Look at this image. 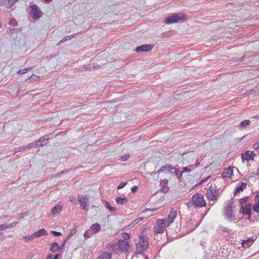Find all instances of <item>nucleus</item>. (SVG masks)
Returning <instances> with one entry per match:
<instances>
[{"mask_svg": "<svg viewBox=\"0 0 259 259\" xmlns=\"http://www.w3.org/2000/svg\"><path fill=\"white\" fill-rule=\"evenodd\" d=\"M233 168L230 167L228 168L225 169V170L223 172L222 175L224 178H231L233 175Z\"/></svg>", "mask_w": 259, "mask_h": 259, "instance_id": "20", "label": "nucleus"}, {"mask_svg": "<svg viewBox=\"0 0 259 259\" xmlns=\"http://www.w3.org/2000/svg\"><path fill=\"white\" fill-rule=\"evenodd\" d=\"M49 140V138L48 136L45 135L40 137L38 140H36V142L37 144H39V146L42 147L47 144Z\"/></svg>", "mask_w": 259, "mask_h": 259, "instance_id": "13", "label": "nucleus"}, {"mask_svg": "<svg viewBox=\"0 0 259 259\" xmlns=\"http://www.w3.org/2000/svg\"><path fill=\"white\" fill-rule=\"evenodd\" d=\"M74 37V36L73 35H71V36H66L65 37L63 38V39H62L58 44V45H60L61 44H62V43H63L64 42L67 41V40H70L71 39V38H73Z\"/></svg>", "mask_w": 259, "mask_h": 259, "instance_id": "30", "label": "nucleus"}, {"mask_svg": "<svg viewBox=\"0 0 259 259\" xmlns=\"http://www.w3.org/2000/svg\"><path fill=\"white\" fill-rule=\"evenodd\" d=\"M153 47L152 45H143L136 48L137 52H147L152 50Z\"/></svg>", "mask_w": 259, "mask_h": 259, "instance_id": "11", "label": "nucleus"}, {"mask_svg": "<svg viewBox=\"0 0 259 259\" xmlns=\"http://www.w3.org/2000/svg\"><path fill=\"white\" fill-rule=\"evenodd\" d=\"M137 186H134L131 188V191L132 193L135 192L137 190Z\"/></svg>", "mask_w": 259, "mask_h": 259, "instance_id": "51", "label": "nucleus"}, {"mask_svg": "<svg viewBox=\"0 0 259 259\" xmlns=\"http://www.w3.org/2000/svg\"><path fill=\"white\" fill-rule=\"evenodd\" d=\"M246 184L245 183H241L239 186H237L234 190V195H236L238 193L243 191L246 187Z\"/></svg>", "mask_w": 259, "mask_h": 259, "instance_id": "19", "label": "nucleus"}, {"mask_svg": "<svg viewBox=\"0 0 259 259\" xmlns=\"http://www.w3.org/2000/svg\"><path fill=\"white\" fill-rule=\"evenodd\" d=\"M255 204L253 206V211L259 213V193H257L254 196Z\"/></svg>", "mask_w": 259, "mask_h": 259, "instance_id": "16", "label": "nucleus"}, {"mask_svg": "<svg viewBox=\"0 0 259 259\" xmlns=\"http://www.w3.org/2000/svg\"><path fill=\"white\" fill-rule=\"evenodd\" d=\"M93 233H91V230H89L85 232V233L83 234L84 237L85 239H87L88 238H90L93 235Z\"/></svg>", "mask_w": 259, "mask_h": 259, "instance_id": "32", "label": "nucleus"}, {"mask_svg": "<svg viewBox=\"0 0 259 259\" xmlns=\"http://www.w3.org/2000/svg\"><path fill=\"white\" fill-rule=\"evenodd\" d=\"M122 237L123 239V240H127L130 239V235L127 233H123L122 235Z\"/></svg>", "mask_w": 259, "mask_h": 259, "instance_id": "35", "label": "nucleus"}, {"mask_svg": "<svg viewBox=\"0 0 259 259\" xmlns=\"http://www.w3.org/2000/svg\"><path fill=\"white\" fill-rule=\"evenodd\" d=\"M127 184L126 182H122L120 183L117 187V189H120L124 188Z\"/></svg>", "mask_w": 259, "mask_h": 259, "instance_id": "42", "label": "nucleus"}, {"mask_svg": "<svg viewBox=\"0 0 259 259\" xmlns=\"http://www.w3.org/2000/svg\"><path fill=\"white\" fill-rule=\"evenodd\" d=\"M115 246H116V245H115V244H112V245H111V247H112V248H113V247H115Z\"/></svg>", "mask_w": 259, "mask_h": 259, "instance_id": "63", "label": "nucleus"}, {"mask_svg": "<svg viewBox=\"0 0 259 259\" xmlns=\"http://www.w3.org/2000/svg\"><path fill=\"white\" fill-rule=\"evenodd\" d=\"M9 24L15 26L17 25V22L14 18H12L9 21Z\"/></svg>", "mask_w": 259, "mask_h": 259, "instance_id": "36", "label": "nucleus"}, {"mask_svg": "<svg viewBox=\"0 0 259 259\" xmlns=\"http://www.w3.org/2000/svg\"><path fill=\"white\" fill-rule=\"evenodd\" d=\"M78 201H79L80 206L81 208L84 209L86 211L89 210L88 208V202L89 201V198L87 197V195L83 196L82 195H80L78 197Z\"/></svg>", "mask_w": 259, "mask_h": 259, "instance_id": "4", "label": "nucleus"}, {"mask_svg": "<svg viewBox=\"0 0 259 259\" xmlns=\"http://www.w3.org/2000/svg\"><path fill=\"white\" fill-rule=\"evenodd\" d=\"M71 237V236H70V235H68L65 241H66V242L67 240H69Z\"/></svg>", "mask_w": 259, "mask_h": 259, "instance_id": "60", "label": "nucleus"}, {"mask_svg": "<svg viewBox=\"0 0 259 259\" xmlns=\"http://www.w3.org/2000/svg\"><path fill=\"white\" fill-rule=\"evenodd\" d=\"M178 212L175 208H171L170 212L169 213L167 220L165 221L166 223V226H168L170 224L174 222V219L177 216Z\"/></svg>", "mask_w": 259, "mask_h": 259, "instance_id": "8", "label": "nucleus"}, {"mask_svg": "<svg viewBox=\"0 0 259 259\" xmlns=\"http://www.w3.org/2000/svg\"><path fill=\"white\" fill-rule=\"evenodd\" d=\"M34 238V237H33V234H32L31 235L23 237V239L25 241L28 242L32 240Z\"/></svg>", "mask_w": 259, "mask_h": 259, "instance_id": "34", "label": "nucleus"}, {"mask_svg": "<svg viewBox=\"0 0 259 259\" xmlns=\"http://www.w3.org/2000/svg\"><path fill=\"white\" fill-rule=\"evenodd\" d=\"M200 165V162L198 161H196L195 163L196 167H198Z\"/></svg>", "mask_w": 259, "mask_h": 259, "instance_id": "61", "label": "nucleus"}, {"mask_svg": "<svg viewBox=\"0 0 259 259\" xmlns=\"http://www.w3.org/2000/svg\"><path fill=\"white\" fill-rule=\"evenodd\" d=\"M144 259H149V258L147 256H146L145 257V258H144Z\"/></svg>", "mask_w": 259, "mask_h": 259, "instance_id": "64", "label": "nucleus"}, {"mask_svg": "<svg viewBox=\"0 0 259 259\" xmlns=\"http://www.w3.org/2000/svg\"><path fill=\"white\" fill-rule=\"evenodd\" d=\"M254 241V239L252 237L248 238L247 239L242 241V246L245 248L249 247L252 244Z\"/></svg>", "mask_w": 259, "mask_h": 259, "instance_id": "15", "label": "nucleus"}, {"mask_svg": "<svg viewBox=\"0 0 259 259\" xmlns=\"http://www.w3.org/2000/svg\"><path fill=\"white\" fill-rule=\"evenodd\" d=\"M111 254L109 252H104L99 256L98 259H110Z\"/></svg>", "mask_w": 259, "mask_h": 259, "instance_id": "27", "label": "nucleus"}, {"mask_svg": "<svg viewBox=\"0 0 259 259\" xmlns=\"http://www.w3.org/2000/svg\"><path fill=\"white\" fill-rule=\"evenodd\" d=\"M90 229L93 232V233H97L100 230L101 227L98 223H95L91 226Z\"/></svg>", "mask_w": 259, "mask_h": 259, "instance_id": "24", "label": "nucleus"}, {"mask_svg": "<svg viewBox=\"0 0 259 259\" xmlns=\"http://www.w3.org/2000/svg\"><path fill=\"white\" fill-rule=\"evenodd\" d=\"M48 235L47 232L44 229H41L39 230L38 231L34 232L33 234V237H39L41 236H46Z\"/></svg>", "mask_w": 259, "mask_h": 259, "instance_id": "21", "label": "nucleus"}, {"mask_svg": "<svg viewBox=\"0 0 259 259\" xmlns=\"http://www.w3.org/2000/svg\"><path fill=\"white\" fill-rule=\"evenodd\" d=\"M38 146H39V144H37L36 141H35L29 144L28 145H27V149H29L31 148H33V147H37Z\"/></svg>", "mask_w": 259, "mask_h": 259, "instance_id": "33", "label": "nucleus"}, {"mask_svg": "<svg viewBox=\"0 0 259 259\" xmlns=\"http://www.w3.org/2000/svg\"><path fill=\"white\" fill-rule=\"evenodd\" d=\"M210 176H208L206 178L201 180L200 181H199L198 183V184L196 185V186H200V185H202V184H203L204 182H206L210 178Z\"/></svg>", "mask_w": 259, "mask_h": 259, "instance_id": "37", "label": "nucleus"}, {"mask_svg": "<svg viewBox=\"0 0 259 259\" xmlns=\"http://www.w3.org/2000/svg\"><path fill=\"white\" fill-rule=\"evenodd\" d=\"M16 224H17V223L13 222V223H11L10 225L5 226V228L9 229V228H12V227H14L16 225Z\"/></svg>", "mask_w": 259, "mask_h": 259, "instance_id": "44", "label": "nucleus"}, {"mask_svg": "<svg viewBox=\"0 0 259 259\" xmlns=\"http://www.w3.org/2000/svg\"><path fill=\"white\" fill-rule=\"evenodd\" d=\"M129 154H124L121 157V160L122 161H126L130 158Z\"/></svg>", "mask_w": 259, "mask_h": 259, "instance_id": "41", "label": "nucleus"}, {"mask_svg": "<svg viewBox=\"0 0 259 259\" xmlns=\"http://www.w3.org/2000/svg\"><path fill=\"white\" fill-rule=\"evenodd\" d=\"M212 189H213V187L211 185L209 187V189L207 191V193H206L207 198L209 200H212V201L217 200L218 199H217V197L215 196V195H213V193L212 191Z\"/></svg>", "mask_w": 259, "mask_h": 259, "instance_id": "14", "label": "nucleus"}, {"mask_svg": "<svg viewBox=\"0 0 259 259\" xmlns=\"http://www.w3.org/2000/svg\"><path fill=\"white\" fill-rule=\"evenodd\" d=\"M172 169H173V166H172L171 165H170L169 164H167L166 165L161 166V167L157 171V172L159 173L160 172H163V171L166 170L167 171H168V172H170L171 174H172L173 172Z\"/></svg>", "mask_w": 259, "mask_h": 259, "instance_id": "17", "label": "nucleus"}, {"mask_svg": "<svg viewBox=\"0 0 259 259\" xmlns=\"http://www.w3.org/2000/svg\"><path fill=\"white\" fill-rule=\"evenodd\" d=\"M191 200L193 202V204H194L195 206L198 207H202L206 204L203 195L198 193L195 194L193 195Z\"/></svg>", "mask_w": 259, "mask_h": 259, "instance_id": "1", "label": "nucleus"}, {"mask_svg": "<svg viewBox=\"0 0 259 259\" xmlns=\"http://www.w3.org/2000/svg\"><path fill=\"white\" fill-rule=\"evenodd\" d=\"M118 245L120 249L123 251L127 250L130 247L129 243L126 241L123 240H119Z\"/></svg>", "mask_w": 259, "mask_h": 259, "instance_id": "12", "label": "nucleus"}, {"mask_svg": "<svg viewBox=\"0 0 259 259\" xmlns=\"http://www.w3.org/2000/svg\"><path fill=\"white\" fill-rule=\"evenodd\" d=\"M259 119V114L256 115L255 116L251 117V118Z\"/></svg>", "mask_w": 259, "mask_h": 259, "instance_id": "59", "label": "nucleus"}, {"mask_svg": "<svg viewBox=\"0 0 259 259\" xmlns=\"http://www.w3.org/2000/svg\"><path fill=\"white\" fill-rule=\"evenodd\" d=\"M191 171V169L189 168L188 166L184 167L183 168L182 172H190Z\"/></svg>", "mask_w": 259, "mask_h": 259, "instance_id": "48", "label": "nucleus"}, {"mask_svg": "<svg viewBox=\"0 0 259 259\" xmlns=\"http://www.w3.org/2000/svg\"><path fill=\"white\" fill-rule=\"evenodd\" d=\"M253 147L255 150L259 149V143L257 142H256L253 144Z\"/></svg>", "mask_w": 259, "mask_h": 259, "instance_id": "47", "label": "nucleus"}, {"mask_svg": "<svg viewBox=\"0 0 259 259\" xmlns=\"http://www.w3.org/2000/svg\"><path fill=\"white\" fill-rule=\"evenodd\" d=\"M187 205L188 208H191V207L194 205V204H193V202L192 201L191 202H189L187 203Z\"/></svg>", "mask_w": 259, "mask_h": 259, "instance_id": "50", "label": "nucleus"}, {"mask_svg": "<svg viewBox=\"0 0 259 259\" xmlns=\"http://www.w3.org/2000/svg\"><path fill=\"white\" fill-rule=\"evenodd\" d=\"M76 233V229L74 228L70 231L69 235H70V236H72V235H74Z\"/></svg>", "mask_w": 259, "mask_h": 259, "instance_id": "46", "label": "nucleus"}, {"mask_svg": "<svg viewBox=\"0 0 259 259\" xmlns=\"http://www.w3.org/2000/svg\"><path fill=\"white\" fill-rule=\"evenodd\" d=\"M62 208V206L60 205H56L53 207L51 212L53 215H56L61 211Z\"/></svg>", "mask_w": 259, "mask_h": 259, "instance_id": "23", "label": "nucleus"}, {"mask_svg": "<svg viewBox=\"0 0 259 259\" xmlns=\"http://www.w3.org/2000/svg\"><path fill=\"white\" fill-rule=\"evenodd\" d=\"M168 183V180L164 179L160 182V185L161 187V191L163 193H166L169 189L167 185Z\"/></svg>", "mask_w": 259, "mask_h": 259, "instance_id": "18", "label": "nucleus"}, {"mask_svg": "<svg viewBox=\"0 0 259 259\" xmlns=\"http://www.w3.org/2000/svg\"><path fill=\"white\" fill-rule=\"evenodd\" d=\"M115 200L116 203L119 204H123L127 202V199L125 197L122 198L121 197H117Z\"/></svg>", "mask_w": 259, "mask_h": 259, "instance_id": "28", "label": "nucleus"}, {"mask_svg": "<svg viewBox=\"0 0 259 259\" xmlns=\"http://www.w3.org/2000/svg\"><path fill=\"white\" fill-rule=\"evenodd\" d=\"M185 16L183 13L174 14L165 19V23L166 24H172L177 23L180 20L185 18Z\"/></svg>", "mask_w": 259, "mask_h": 259, "instance_id": "2", "label": "nucleus"}, {"mask_svg": "<svg viewBox=\"0 0 259 259\" xmlns=\"http://www.w3.org/2000/svg\"><path fill=\"white\" fill-rule=\"evenodd\" d=\"M30 14L34 19H39L42 15V12L39 10L38 7L35 5H33L30 6Z\"/></svg>", "mask_w": 259, "mask_h": 259, "instance_id": "6", "label": "nucleus"}, {"mask_svg": "<svg viewBox=\"0 0 259 259\" xmlns=\"http://www.w3.org/2000/svg\"><path fill=\"white\" fill-rule=\"evenodd\" d=\"M26 149H27V145L26 146H25V147H22V151H24L25 150H26Z\"/></svg>", "mask_w": 259, "mask_h": 259, "instance_id": "57", "label": "nucleus"}, {"mask_svg": "<svg viewBox=\"0 0 259 259\" xmlns=\"http://www.w3.org/2000/svg\"><path fill=\"white\" fill-rule=\"evenodd\" d=\"M6 225H0V231L5 230L7 228H5Z\"/></svg>", "mask_w": 259, "mask_h": 259, "instance_id": "52", "label": "nucleus"}, {"mask_svg": "<svg viewBox=\"0 0 259 259\" xmlns=\"http://www.w3.org/2000/svg\"><path fill=\"white\" fill-rule=\"evenodd\" d=\"M60 249V246L57 242H53L50 247V250L53 252H57Z\"/></svg>", "mask_w": 259, "mask_h": 259, "instance_id": "25", "label": "nucleus"}, {"mask_svg": "<svg viewBox=\"0 0 259 259\" xmlns=\"http://www.w3.org/2000/svg\"><path fill=\"white\" fill-rule=\"evenodd\" d=\"M105 206L109 210L112 211H114L116 210V208L112 206H111L109 202L107 201H105Z\"/></svg>", "mask_w": 259, "mask_h": 259, "instance_id": "31", "label": "nucleus"}, {"mask_svg": "<svg viewBox=\"0 0 259 259\" xmlns=\"http://www.w3.org/2000/svg\"><path fill=\"white\" fill-rule=\"evenodd\" d=\"M139 237L140 242L139 246L141 247V249L142 250H147L149 245L147 237H145L141 235L139 236Z\"/></svg>", "mask_w": 259, "mask_h": 259, "instance_id": "9", "label": "nucleus"}, {"mask_svg": "<svg viewBox=\"0 0 259 259\" xmlns=\"http://www.w3.org/2000/svg\"><path fill=\"white\" fill-rule=\"evenodd\" d=\"M45 2L47 3H50L52 0H44Z\"/></svg>", "mask_w": 259, "mask_h": 259, "instance_id": "62", "label": "nucleus"}, {"mask_svg": "<svg viewBox=\"0 0 259 259\" xmlns=\"http://www.w3.org/2000/svg\"><path fill=\"white\" fill-rule=\"evenodd\" d=\"M22 150V147H19L17 148L15 150L14 154L19 152H23L22 150Z\"/></svg>", "mask_w": 259, "mask_h": 259, "instance_id": "49", "label": "nucleus"}, {"mask_svg": "<svg viewBox=\"0 0 259 259\" xmlns=\"http://www.w3.org/2000/svg\"><path fill=\"white\" fill-rule=\"evenodd\" d=\"M221 229L222 230V231L223 232H228V229L225 227H222V228H221Z\"/></svg>", "mask_w": 259, "mask_h": 259, "instance_id": "54", "label": "nucleus"}, {"mask_svg": "<svg viewBox=\"0 0 259 259\" xmlns=\"http://www.w3.org/2000/svg\"><path fill=\"white\" fill-rule=\"evenodd\" d=\"M142 249H139V245L138 244H137V249L136 251V253L137 254H142Z\"/></svg>", "mask_w": 259, "mask_h": 259, "instance_id": "45", "label": "nucleus"}, {"mask_svg": "<svg viewBox=\"0 0 259 259\" xmlns=\"http://www.w3.org/2000/svg\"><path fill=\"white\" fill-rule=\"evenodd\" d=\"M70 201L73 202L74 203H77V201L74 197L70 198Z\"/></svg>", "mask_w": 259, "mask_h": 259, "instance_id": "53", "label": "nucleus"}, {"mask_svg": "<svg viewBox=\"0 0 259 259\" xmlns=\"http://www.w3.org/2000/svg\"><path fill=\"white\" fill-rule=\"evenodd\" d=\"M248 200V197L246 196L245 197L241 199L240 200V203L241 204V205H242V203H246Z\"/></svg>", "mask_w": 259, "mask_h": 259, "instance_id": "39", "label": "nucleus"}, {"mask_svg": "<svg viewBox=\"0 0 259 259\" xmlns=\"http://www.w3.org/2000/svg\"><path fill=\"white\" fill-rule=\"evenodd\" d=\"M255 155V154L253 151H247L241 154V158L243 161H248L249 160H253Z\"/></svg>", "mask_w": 259, "mask_h": 259, "instance_id": "10", "label": "nucleus"}, {"mask_svg": "<svg viewBox=\"0 0 259 259\" xmlns=\"http://www.w3.org/2000/svg\"><path fill=\"white\" fill-rule=\"evenodd\" d=\"M251 205L250 203L246 204L244 206L243 205H241L240 212L242 213L244 215L248 216V219H250L251 214Z\"/></svg>", "mask_w": 259, "mask_h": 259, "instance_id": "7", "label": "nucleus"}, {"mask_svg": "<svg viewBox=\"0 0 259 259\" xmlns=\"http://www.w3.org/2000/svg\"><path fill=\"white\" fill-rule=\"evenodd\" d=\"M18 0H7L2 2L1 4L3 6H6L7 7H11Z\"/></svg>", "mask_w": 259, "mask_h": 259, "instance_id": "22", "label": "nucleus"}, {"mask_svg": "<svg viewBox=\"0 0 259 259\" xmlns=\"http://www.w3.org/2000/svg\"><path fill=\"white\" fill-rule=\"evenodd\" d=\"M59 257V254H56L54 256L53 259H58Z\"/></svg>", "mask_w": 259, "mask_h": 259, "instance_id": "56", "label": "nucleus"}, {"mask_svg": "<svg viewBox=\"0 0 259 259\" xmlns=\"http://www.w3.org/2000/svg\"><path fill=\"white\" fill-rule=\"evenodd\" d=\"M51 233L54 236H60L61 235V233L60 232L55 231H51Z\"/></svg>", "mask_w": 259, "mask_h": 259, "instance_id": "43", "label": "nucleus"}, {"mask_svg": "<svg viewBox=\"0 0 259 259\" xmlns=\"http://www.w3.org/2000/svg\"><path fill=\"white\" fill-rule=\"evenodd\" d=\"M29 68H24L23 69H21V70L18 71V74H23L24 73H26L29 70Z\"/></svg>", "mask_w": 259, "mask_h": 259, "instance_id": "38", "label": "nucleus"}, {"mask_svg": "<svg viewBox=\"0 0 259 259\" xmlns=\"http://www.w3.org/2000/svg\"><path fill=\"white\" fill-rule=\"evenodd\" d=\"M173 172L172 174H175L176 176H177V178L179 180H180L182 178L183 172L179 170L178 169L175 168V167H173L172 169Z\"/></svg>", "mask_w": 259, "mask_h": 259, "instance_id": "26", "label": "nucleus"}, {"mask_svg": "<svg viewBox=\"0 0 259 259\" xmlns=\"http://www.w3.org/2000/svg\"><path fill=\"white\" fill-rule=\"evenodd\" d=\"M47 259H52V254H50L48 255Z\"/></svg>", "mask_w": 259, "mask_h": 259, "instance_id": "58", "label": "nucleus"}, {"mask_svg": "<svg viewBox=\"0 0 259 259\" xmlns=\"http://www.w3.org/2000/svg\"><path fill=\"white\" fill-rule=\"evenodd\" d=\"M250 121L249 120H244L240 123V126L242 127L245 128L250 124Z\"/></svg>", "mask_w": 259, "mask_h": 259, "instance_id": "29", "label": "nucleus"}, {"mask_svg": "<svg viewBox=\"0 0 259 259\" xmlns=\"http://www.w3.org/2000/svg\"><path fill=\"white\" fill-rule=\"evenodd\" d=\"M65 244H66V241H64V243L60 247V250H62L64 248V246L65 245Z\"/></svg>", "mask_w": 259, "mask_h": 259, "instance_id": "55", "label": "nucleus"}, {"mask_svg": "<svg viewBox=\"0 0 259 259\" xmlns=\"http://www.w3.org/2000/svg\"><path fill=\"white\" fill-rule=\"evenodd\" d=\"M233 202L232 200L230 201L227 204V206L225 209V216L228 217V219L230 221L235 220L234 212L232 210Z\"/></svg>", "mask_w": 259, "mask_h": 259, "instance_id": "3", "label": "nucleus"}, {"mask_svg": "<svg viewBox=\"0 0 259 259\" xmlns=\"http://www.w3.org/2000/svg\"><path fill=\"white\" fill-rule=\"evenodd\" d=\"M156 226L155 227V233L157 234L162 233L164 230V227L166 226V222L160 219L156 222Z\"/></svg>", "mask_w": 259, "mask_h": 259, "instance_id": "5", "label": "nucleus"}, {"mask_svg": "<svg viewBox=\"0 0 259 259\" xmlns=\"http://www.w3.org/2000/svg\"><path fill=\"white\" fill-rule=\"evenodd\" d=\"M220 190V189H214V190L212 189V191L213 193V195H215V196L217 197V198L218 197V196L219 195Z\"/></svg>", "mask_w": 259, "mask_h": 259, "instance_id": "40", "label": "nucleus"}]
</instances>
